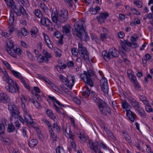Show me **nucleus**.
<instances>
[{
    "label": "nucleus",
    "mask_w": 153,
    "mask_h": 153,
    "mask_svg": "<svg viewBox=\"0 0 153 153\" xmlns=\"http://www.w3.org/2000/svg\"><path fill=\"white\" fill-rule=\"evenodd\" d=\"M84 22L82 21H79L75 23L74 28L72 30V33L82 39L83 37L86 41L89 39V36L86 33L85 28L84 27Z\"/></svg>",
    "instance_id": "nucleus-1"
},
{
    "label": "nucleus",
    "mask_w": 153,
    "mask_h": 153,
    "mask_svg": "<svg viewBox=\"0 0 153 153\" xmlns=\"http://www.w3.org/2000/svg\"><path fill=\"white\" fill-rule=\"evenodd\" d=\"M2 71L4 75L3 79L8 84L5 86L7 91L12 94L19 93L20 88L18 84L9 76L7 71Z\"/></svg>",
    "instance_id": "nucleus-2"
},
{
    "label": "nucleus",
    "mask_w": 153,
    "mask_h": 153,
    "mask_svg": "<svg viewBox=\"0 0 153 153\" xmlns=\"http://www.w3.org/2000/svg\"><path fill=\"white\" fill-rule=\"evenodd\" d=\"M51 16L52 20L54 22L63 23L68 19V12L65 9L62 8L57 12L56 14L52 12Z\"/></svg>",
    "instance_id": "nucleus-3"
},
{
    "label": "nucleus",
    "mask_w": 153,
    "mask_h": 153,
    "mask_svg": "<svg viewBox=\"0 0 153 153\" xmlns=\"http://www.w3.org/2000/svg\"><path fill=\"white\" fill-rule=\"evenodd\" d=\"M13 42L12 40H9L6 42L8 47L6 50L8 53L11 56L17 58V55H20L21 54L22 51L19 48H14L13 45Z\"/></svg>",
    "instance_id": "nucleus-4"
},
{
    "label": "nucleus",
    "mask_w": 153,
    "mask_h": 153,
    "mask_svg": "<svg viewBox=\"0 0 153 153\" xmlns=\"http://www.w3.org/2000/svg\"><path fill=\"white\" fill-rule=\"evenodd\" d=\"M120 52L116 49L113 47L109 50L108 53L105 51H103L102 53V56L106 61H108L114 57H117L119 56Z\"/></svg>",
    "instance_id": "nucleus-5"
},
{
    "label": "nucleus",
    "mask_w": 153,
    "mask_h": 153,
    "mask_svg": "<svg viewBox=\"0 0 153 153\" xmlns=\"http://www.w3.org/2000/svg\"><path fill=\"white\" fill-rule=\"evenodd\" d=\"M8 109L11 115L10 120L12 121L14 118H17L19 116V112L14 103L12 102L8 103Z\"/></svg>",
    "instance_id": "nucleus-6"
},
{
    "label": "nucleus",
    "mask_w": 153,
    "mask_h": 153,
    "mask_svg": "<svg viewBox=\"0 0 153 153\" xmlns=\"http://www.w3.org/2000/svg\"><path fill=\"white\" fill-rule=\"evenodd\" d=\"M94 74L93 71L91 69H89L88 71L87 72L85 71L83 72V75L85 77V79L83 76H82V74L80 75V77L86 84L89 85L91 87H92L94 85L90 77L92 76Z\"/></svg>",
    "instance_id": "nucleus-7"
},
{
    "label": "nucleus",
    "mask_w": 153,
    "mask_h": 153,
    "mask_svg": "<svg viewBox=\"0 0 153 153\" xmlns=\"http://www.w3.org/2000/svg\"><path fill=\"white\" fill-rule=\"evenodd\" d=\"M78 52L80 56L84 60H88L89 56L86 48L82 44L79 43H78Z\"/></svg>",
    "instance_id": "nucleus-8"
},
{
    "label": "nucleus",
    "mask_w": 153,
    "mask_h": 153,
    "mask_svg": "<svg viewBox=\"0 0 153 153\" xmlns=\"http://www.w3.org/2000/svg\"><path fill=\"white\" fill-rule=\"evenodd\" d=\"M100 82L101 89L103 92L108 94L109 88L107 79L103 77L100 79Z\"/></svg>",
    "instance_id": "nucleus-9"
},
{
    "label": "nucleus",
    "mask_w": 153,
    "mask_h": 153,
    "mask_svg": "<svg viewBox=\"0 0 153 153\" xmlns=\"http://www.w3.org/2000/svg\"><path fill=\"white\" fill-rule=\"evenodd\" d=\"M43 56L39 58V60L38 59V62L39 63L47 62L48 59L52 57L51 54L45 50H43Z\"/></svg>",
    "instance_id": "nucleus-10"
},
{
    "label": "nucleus",
    "mask_w": 153,
    "mask_h": 153,
    "mask_svg": "<svg viewBox=\"0 0 153 153\" xmlns=\"http://www.w3.org/2000/svg\"><path fill=\"white\" fill-rule=\"evenodd\" d=\"M5 2L7 6L11 8L16 13L20 14L18 10V7L16 6V3L13 0H6Z\"/></svg>",
    "instance_id": "nucleus-11"
},
{
    "label": "nucleus",
    "mask_w": 153,
    "mask_h": 153,
    "mask_svg": "<svg viewBox=\"0 0 153 153\" xmlns=\"http://www.w3.org/2000/svg\"><path fill=\"white\" fill-rule=\"evenodd\" d=\"M10 101V98L8 95L4 92L0 93V102L6 103Z\"/></svg>",
    "instance_id": "nucleus-12"
},
{
    "label": "nucleus",
    "mask_w": 153,
    "mask_h": 153,
    "mask_svg": "<svg viewBox=\"0 0 153 153\" xmlns=\"http://www.w3.org/2000/svg\"><path fill=\"white\" fill-rule=\"evenodd\" d=\"M88 144L90 148L93 150L94 152L97 153L98 151L99 143L97 142L93 143L92 140H89Z\"/></svg>",
    "instance_id": "nucleus-13"
},
{
    "label": "nucleus",
    "mask_w": 153,
    "mask_h": 153,
    "mask_svg": "<svg viewBox=\"0 0 153 153\" xmlns=\"http://www.w3.org/2000/svg\"><path fill=\"white\" fill-rule=\"evenodd\" d=\"M96 103L100 111L101 110H102V108H106L105 106L107 105V103L100 98H98L96 102Z\"/></svg>",
    "instance_id": "nucleus-14"
},
{
    "label": "nucleus",
    "mask_w": 153,
    "mask_h": 153,
    "mask_svg": "<svg viewBox=\"0 0 153 153\" xmlns=\"http://www.w3.org/2000/svg\"><path fill=\"white\" fill-rule=\"evenodd\" d=\"M129 100L131 101L133 107L136 111L140 109V104L138 101L131 97L129 98Z\"/></svg>",
    "instance_id": "nucleus-15"
},
{
    "label": "nucleus",
    "mask_w": 153,
    "mask_h": 153,
    "mask_svg": "<svg viewBox=\"0 0 153 153\" xmlns=\"http://www.w3.org/2000/svg\"><path fill=\"white\" fill-rule=\"evenodd\" d=\"M122 46L124 48V51H126L128 50V47H129V50L131 47V43L127 40H124L121 42Z\"/></svg>",
    "instance_id": "nucleus-16"
},
{
    "label": "nucleus",
    "mask_w": 153,
    "mask_h": 153,
    "mask_svg": "<svg viewBox=\"0 0 153 153\" xmlns=\"http://www.w3.org/2000/svg\"><path fill=\"white\" fill-rule=\"evenodd\" d=\"M75 79L74 77L72 76L71 77V79L68 80L65 84L70 89H71L74 84Z\"/></svg>",
    "instance_id": "nucleus-17"
},
{
    "label": "nucleus",
    "mask_w": 153,
    "mask_h": 153,
    "mask_svg": "<svg viewBox=\"0 0 153 153\" xmlns=\"http://www.w3.org/2000/svg\"><path fill=\"white\" fill-rule=\"evenodd\" d=\"M126 114L129 120L132 122H134L135 120V114L131 110H127Z\"/></svg>",
    "instance_id": "nucleus-18"
},
{
    "label": "nucleus",
    "mask_w": 153,
    "mask_h": 153,
    "mask_svg": "<svg viewBox=\"0 0 153 153\" xmlns=\"http://www.w3.org/2000/svg\"><path fill=\"white\" fill-rule=\"evenodd\" d=\"M70 26L67 24L62 27V31L65 35L69 36L70 33Z\"/></svg>",
    "instance_id": "nucleus-19"
},
{
    "label": "nucleus",
    "mask_w": 153,
    "mask_h": 153,
    "mask_svg": "<svg viewBox=\"0 0 153 153\" xmlns=\"http://www.w3.org/2000/svg\"><path fill=\"white\" fill-rule=\"evenodd\" d=\"M18 10L20 14L19 15L17 13H16L18 16H20L21 13H22L23 15H25V16L27 18H28L29 16L26 13V12L25 9L24 8L23 6L20 5L19 8L18 7Z\"/></svg>",
    "instance_id": "nucleus-20"
},
{
    "label": "nucleus",
    "mask_w": 153,
    "mask_h": 153,
    "mask_svg": "<svg viewBox=\"0 0 153 153\" xmlns=\"http://www.w3.org/2000/svg\"><path fill=\"white\" fill-rule=\"evenodd\" d=\"M0 138V140H2V143L4 145H9L12 143L11 140L9 138L3 137L2 136Z\"/></svg>",
    "instance_id": "nucleus-21"
},
{
    "label": "nucleus",
    "mask_w": 153,
    "mask_h": 153,
    "mask_svg": "<svg viewBox=\"0 0 153 153\" xmlns=\"http://www.w3.org/2000/svg\"><path fill=\"white\" fill-rule=\"evenodd\" d=\"M105 108H102V110H100L102 114L104 116H106L107 115V113L109 114H111V111L110 108L107 105L105 106Z\"/></svg>",
    "instance_id": "nucleus-22"
},
{
    "label": "nucleus",
    "mask_w": 153,
    "mask_h": 153,
    "mask_svg": "<svg viewBox=\"0 0 153 153\" xmlns=\"http://www.w3.org/2000/svg\"><path fill=\"white\" fill-rule=\"evenodd\" d=\"M122 106L123 109H126V111L130 110L131 106L129 103L125 100H124L122 102Z\"/></svg>",
    "instance_id": "nucleus-23"
},
{
    "label": "nucleus",
    "mask_w": 153,
    "mask_h": 153,
    "mask_svg": "<svg viewBox=\"0 0 153 153\" xmlns=\"http://www.w3.org/2000/svg\"><path fill=\"white\" fill-rule=\"evenodd\" d=\"M46 113L48 116L51 119H52L53 121H55L56 119V117L54 115L52 111L49 109L47 110Z\"/></svg>",
    "instance_id": "nucleus-24"
},
{
    "label": "nucleus",
    "mask_w": 153,
    "mask_h": 153,
    "mask_svg": "<svg viewBox=\"0 0 153 153\" xmlns=\"http://www.w3.org/2000/svg\"><path fill=\"white\" fill-rule=\"evenodd\" d=\"M49 131L51 134L50 136V137L52 139V142L53 143L56 140V135L55 134L54 132L52 129V128H50V130H49Z\"/></svg>",
    "instance_id": "nucleus-25"
},
{
    "label": "nucleus",
    "mask_w": 153,
    "mask_h": 153,
    "mask_svg": "<svg viewBox=\"0 0 153 153\" xmlns=\"http://www.w3.org/2000/svg\"><path fill=\"white\" fill-rule=\"evenodd\" d=\"M100 9V8L98 6H96L95 8H91L89 10L90 13L92 14H96L99 10Z\"/></svg>",
    "instance_id": "nucleus-26"
},
{
    "label": "nucleus",
    "mask_w": 153,
    "mask_h": 153,
    "mask_svg": "<svg viewBox=\"0 0 153 153\" xmlns=\"http://www.w3.org/2000/svg\"><path fill=\"white\" fill-rule=\"evenodd\" d=\"M38 143V140L36 139H32L28 141V144L30 147H33L36 146Z\"/></svg>",
    "instance_id": "nucleus-27"
},
{
    "label": "nucleus",
    "mask_w": 153,
    "mask_h": 153,
    "mask_svg": "<svg viewBox=\"0 0 153 153\" xmlns=\"http://www.w3.org/2000/svg\"><path fill=\"white\" fill-rule=\"evenodd\" d=\"M43 35L45 41L46 42L47 45L51 48V47H52V45L51 44L50 40L49 39L48 36L44 33H43Z\"/></svg>",
    "instance_id": "nucleus-28"
},
{
    "label": "nucleus",
    "mask_w": 153,
    "mask_h": 153,
    "mask_svg": "<svg viewBox=\"0 0 153 153\" xmlns=\"http://www.w3.org/2000/svg\"><path fill=\"white\" fill-rule=\"evenodd\" d=\"M14 14L13 13H11L10 14V16L9 18V24L10 26H12L14 22Z\"/></svg>",
    "instance_id": "nucleus-29"
},
{
    "label": "nucleus",
    "mask_w": 153,
    "mask_h": 153,
    "mask_svg": "<svg viewBox=\"0 0 153 153\" xmlns=\"http://www.w3.org/2000/svg\"><path fill=\"white\" fill-rule=\"evenodd\" d=\"M11 73L14 76L19 79L22 76L19 72L14 70H11Z\"/></svg>",
    "instance_id": "nucleus-30"
},
{
    "label": "nucleus",
    "mask_w": 153,
    "mask_h": 153,
    "mask_svg": "<svg viewBox=\"0 0 153 153\" xmlns=\"http://www.w3.org/2000/svg\"><path fill=\"white\" fill-rule=\"evenodd\" d=\"M137 113L140 116L143 118H145L146 117V114L145 112L143 110H140V109L137 111Z\"/></svg>",
    "instance_id": "nucleus-31"
},
{
    "label": "nucleus",
    "mask_w": 153,
    "mask_h": 153,
    "mask_svg": "<svg viewBox=\"0 0 153 153\" xmlns=\"http://www.w3.org/2000/svg\"><path fill=\"white\" fill-rule=\"evenodd\" d=\"M105 129L106 133L113 140H115L116 139L115 137L113 135V134L111 131H110L107 128H105Z\"/></svg>",
    "instance_id": "nucleus-32"
},
{
    "label": "nucleus",
    "mask_w": 153,
    "mask_h": 153,
    "mask_svg": "<svg viewBox=\"0 0 153 153\" xmlns=\"http://www.w3.org/2000/svg\"><path fill=\"white\" fill-rule=\"evenodd\" d=\"M31 35L33 37L35 38L36 37L38 30L36 27H34L30 30Z\"/></svg>",
    "instance_id": "nucleus-33"
},
{
    "label": "nucleus",
    "mask_w": 153,
    "mask_h": 153,
    "mask_svg": "<svg viewBox=\"0 0 153 153\" xmlns=\"http://www.w3.org/2000/svg\"><path fill=\"white\" fill-rule=\"evenodd\" d=\"M139 98L140 100L145 104H148V101L147 100L146 97L144 95H139Z\"/></svg>",
    "instance_id": "nucleus-34"
},
{
    "label": "nucleus",
    "mask_w": 153,
    "mask_h": 153,
    "mask_svg": "<svg viewBox=\"0 0 153 153\" xmlns=\"http://www.w3.org/2000/svg\"><path fill=\"white\" fill-rule=\"evenodd\" d=\"M42 120L48 126L49 130H50V128H52L51 124L50 123L49 121L48 120L45 118H43Z\"/></svg>",
    "instance_id": "nucleus-35"
},
{
    "label": "nucleus",
    "mask_w": 153,
    "mask_h": 153,
    "mask_svg": "<svg viewBox=\"0 0 153 153\" xmlns=\"http://www.w3.org/2000/svg\"><path fill=\"white\" fill-rule=\"evenodd\" d=\"M14 126L12 124L10 123L8 124L7 130L9 132H13L14 131Z\"/></svg>",
    "instance_id": "nucleus-36"
},
{
    "label": "nucleus",
    "mask_w": 153,
    "mask_h": 153,
    "mask_svg": "<svg viewBox=\"0 0 153 153\" xmlns=\"http://www.w3.org/2000/svg\"><path fill=\"white\" fill-rule=\"evenodd\" d=\"M35 13L36 16L38 18H41L42 16V12L40 10H35Z\"/></svg>",
    "instance_id": "nucleus-37"
},
{
    "label": "nucleus",
    "mask_w": 153,
    "mask_h": 153,
    "mask_svg": "<svg viewBox=\"0 0 153 153\" xmlns=\"http://www.w3.org/2000/svg\"><path fill=\"white\" fill-rule=\"evenodd\" d=\"M53 35L55 36L57 38H61L62 39L63 37V35L61 34L58 31L55 32L53 33Z\"/></svg>",
    "instance_id": "nucleus-38"
},
{
    "label": "nucleus",
    "mask_w": 153,
    "mask_h": 153,
    "mask_svg": "<svg viewBox=\"0 0 153 153\" xmlns=\"http://www.w3.org/2000/svg\"><path fill=\"white\" fill-rule=\"evenodd\" d=\"M41 18V23L44 26L46 25V26L47 17L42 16Z\"/></svg>",
    "instance_id": "nucleus-39"
},
{
    "label": "nucleus",
    "mask_w": 153,
    "mask_h": 153,
    "mask_svg": "<svg viewBox=\"0 0 153 153\" xmlns=\"http://www.w3.org/2000/svg\"><path fill=\"white\" fill-rule=\"evenodd\" d=\"M100 16L102 17L104 22L105 20L109 16V14L107 12L102 13H100Z\"/></svg>",
    "instance_id": "nucleus-40"
},
{
    "label": "nucleus",
    "mask_w": 153,
    "mask_h": 153,
    "mask_svg": "<svg viewBox=\"0 0 153 153\" xmlns=\"http://www.w3.org/2000/svg\"><path fill=\"white\" fill-rule=\"evenodd\" d=\"M123 50H124V48L123 47H120L119 50L120 51V53L122 56L123 58L125 57L126 56V54L125 52L123 51Z\"/></svg>",
    "instance_id": "nucleus-41"
},
{
    "label": "nucleus",
    "mask_w": 153,
    "mask_h": 153,
    "mask_svg": "<svg viewBox=\"0 0 153 153\" xmlns=\"http://www.w3.org/2000/svg\"><path fill=\"white\" fill-rule=\"evenodd\" d=\"M24 120L25 121L27 119H28V118L31 117V116L27 114V110H25V109L24 110Z\"/></svg>",
    "instance_id": "nucleus-42"
},
{
    "label": "nucleus",
    "mask_w": 153,
    "mask_h": 153,
    "mask_svg": "<svg viewBox=\"0 0 153 153\" xmlns=\"http://www.w3.org/2000/svg\"><path fill=\"white\" fill-rule=\"evenodd\" d=\"M91 95L94 101L97 102L98 98H97V95L96 93L94 91H92L91 93Z\"/></svg>",
    "instance_id": "nucleus-43"
},
{
    "label": "nucleus",
    "mask_w": 153,
    "mask_h": 153,
    "mask_svg": "<svg viewBox=\"0 0 153 153\" xmlns=\"http://www.w3.org/2000/svg\"><path fill=\"white\" fill-rule=\"evenodd\" d=\"M87 91H83L82 92V95L85 98L88 97L90 93V90H88Z\"/></svg>",
    "instance_id": "nucleus-44"
},
{
    "label": "nucleus",
    "mask_w": 153,
    "mask_h": 153,
    "mask_svg": "<svg viewBox=\"0 0 153 153\" xmlns=\"http://www.w3.org/2000/svg\"><path fill=\"white\" fill-rule=\"evenodd\" d=\"M71 52L73 55L76 56L78 54V50L76 48L74 47L72 49Z\"/></svg>",
    "instance_id": "nucleus-45"
},
{
    "label": "nucleus",
    "mask_w": 153,
    "mask_h": 153,
    "mask_svg": "<svg viewBox=\"0 0 153 153\" xmlns=\"http://www.w3.org/2000/svg\"><path fill=\"white\" fill-rule=\"evenodd\" d=\"M2 35L5 36L6 38L9 39H11L12 37V36L10 33L7 32H4L2 33Z\"/></svg>",
    "instance_id": "nucleus-46"
},
{
    "label": "nucleus",
    "mask_w": 153,
    "mask_h": 153,
    "mask_svg": "<svg viewBox=\"0 0 153 153\" xmlns=\"http://www.w3.org/2000/svg\"><path fill=\"white\" fill-rule=\"evenodd\" d=\"M138 37L137 34H134L133 36L131 37L130 40L132 42H135L137 41Z\"/></svg>",
    "instance_id": "nucleus-47"
},
{
    "label": "nucleus",
    "mask_w": 153,
    "mask_h": 153,
    "mask_svg": "<svg viewBox=\"0 0 153 153\" xmlns=\"http://www.w3.org/2000/svg\"><path fill=\"white\" fill-rule=\"evenodd\" d=\"M73 101L77 104H80L81 101L77 97H74L73 98Z\"/></svg>",
    "instance_id": "nucleus-48"
},
{
    "label": "nucleus",
    "mask_w": 153,
    "mask_h": 153,
    "mask_svg": "<svg viewBox=\"0 0 153 153\" xmlns=\"http://www.w3.org/2000/svg\"><path fill=\"white\" fill-rule=\"evenodd\" d=\"M21 32L24 36H27L29 34L28 32L27 31L25 28H22L21 29Z\"/></svg>",
    "instance_id": "nucleus-49"
},
{
    "label": "nucleus",
    "mask_w": 153,
    "mask_h": 153,
    "mask_svg": "<svg viewBox=\"0 0 153 153\" xmlns=\"http://www.w3.org/2000/svg\"><path fill=\"white\" fill-rule=\"evenodd\" d=\"M55 56L56 57H60L61 56V51L57 49H56L55 51Z\"/></svg>",
    "instance_id": "nucleus-50"
},
{
    "label": "nucleus",
    "mask_w": 153,
    "mask_h": 153,
    "mask_svg": "<svg viewBox=\"0 0 153 153\" xmlns=\"http://www.w3.org/2000/svg\"><path fill=\"white\" fill-rule=\"evenodd\" d=\"M26 53L27 56L31 60H32L33 58V56L31 53L29 51H27Z\"/></svg>",
    "instance_id": "nucleus-51"
},
{
    "label": "nucleus",
    "mask_w": 153,
    "mask_h": 153,
    "mask_svg": "<svg viewBox=\"0 0 153 153\" xmlns=\"http://www.w3.org/2000/svg\"><path fill=\"white\" fill-rule=\"evenodd\" d=\"M59 78L60 79L62 80V82L64 83H65L68 80L67 78L64 77L63 75H59Z\"/></svg>",
    "instance_id": "nucleus-52"
},
{
    "label": "nucleus",
    "mask_w": 153,
    "mask_h": 153,
    "mask_svg": "<svg viewBox=\"0 0 153 153\" xmlns=\"http://www.w3.org/2000/svg\"><path fill=\"white\" fill-rule=\"evenodd\" d=\"M123 135L125 137V138L127 141H128V143H131V141L130 140V137L127 134L124 133H123Z\"/></svg>",
    "instance_id": "nucleus-53"
},
{
    "label": "nucleus",
    "mask_w": 153,
    "mask_h": 153,
    "mask_svg": "<svg viewBox=\"0 0 153 153\" xmlns=\"http://www.w3.org/2000/svg\"><path fill=\"white\" fill-rule=\"evenodd\" d=\"M140 23V21L139 19H135L134 20V22L131 23L130 24L131 26H133V25L135 24H139Z\"/></svg>",
    "instance_id": "nucleus-54"
},
{
    "label": "nucleus",
    "mask_w": 153,
    "mask_h": 153,
    "mask_svg": "<svg viewBox=\"0 0 153 153\" xmlns=\"http://www.w3.org/2000/svg\"><path fill=\"white\" fill-rule=\"evenodd\" d=\"M131 10L134 14L136 15H140V13L139 11L137 10L134 8H132L131 9Z\"/></svg>",
    "instance_id": "nucleus-55"
},
{
    "label": "nucleus",
    "mask_w": 153,
    "mask_h": 153,
    "mask_svg": "<svg viewBox=\"0 0 153 153\" xmlns=\"http://www.w3.org/2000/svg\"><path fill=\"white\" fill-rule=\"evenodd\" d=\"M131 81L134 84H137L138 82L137 80L136 77L134 76H132L131 79Z\"/></svg>",
    "instance_id": "nucleus-56"
},
{
    "label": "nucleus",
    "mask_w": 153,
    "mask_h": 153,
    "mask_svg": "<svg viewBox=\"0 0 153 153\" xmlns=\"http://www.w3.org/2000/svg\"><path fill=\"white\" fill-rule=\"evenodd\" d=\"M51 86L52 87L53 89L56 91L57 92H59V91H61V90L56 86L54 84H53V85H51Z\"/></svg>",
    "instance_id": "nucleus-57"
},
{
    "label": "nucleus",
    "mask_w": 153,
    "mask_h": 153,
    "mask_svg": "<svg viewBox=\"0 0 153 153\" xmlns=\"http://www.w3.org/2000/svg\"><path fill=\"white\" fill-rule=\"evenodd\" d=\"M97 18L99 23H101L104 22L102 17L100 16V14L99 16H97Z\"/></svg>",
    "instance_id": "nucleus-58"
},
{
    "label": "nucleus",
    "mask_w": 153,
    "mask_h": 153,
    "mask_svg": "<svg viewBox=\"0 0 153 153\" xmlns=\"http://www.w3.org/2000/svg\"><path fill=\"white\" fill-rule=\"evenodd\" d=\"M53 127L55 128L56 131L59 132L60 131V128L59 126L58 125L57 123H55L54 124Z\"/></svg>",
    "instance_id": "nucleus-59"
},
{
    "label": "nucleus",
    "mask_w": 153,
    "mask_h": 153,
    "mask_svg": "<svg viewBox=\"0 0 153 153\" xmlns=\"http://www.w3.org/2000/svg\"><path fill=\"white\" fill-rule=\"evenodd\" d=\"M146 111L149 112H150L152 111V108L151 106L149 105L146 104Z\"/></svg>",
    "instance_id": "nucleus-60"
},
{
    "label": "nucleus",
    "mask_w": 153,
    "mask_h": 153,
    "mask_svg": "<svg viewBox=\"0 0 153 153\" xmlns=\"http://www.w3.org/2000/svg\"><path fill=\"white\" fill-rule=\"evenodd\" d=\"M61 150H63V148L60 146H57L56 149V153H61Z\"/></svg>",
    "instance_id": "nucleus-61"
},
{
    "label": "nucleus",
    "mask_w": 153,
    "mask_h": 153,
    "mask_svg": "<svg viewBox=\"0 0 153 153\" xmlns=\"http://www.w3.org/2000/svg\"><path fill=\"white\" fill-rule=\"evenodd\" d=\"M134 3L138 7H140L142 6V3L138 1H134Z\"/></svg>",
    "instance_id": "nucleus-62"
},
{
    "label": "nucleus",
    "mask_w": 153,
    "mask_h": 153,
    "mask_svg": "<svg viewBox=\"0 0 153 153\" xmlns=\"http://www.w3.org/2000/svg\"><path fill=\"white\" fill-rule=\"evenodd\" d=\"M70 142L71 143V146L72 147V148L74 149H76V145L75 144V141L74 140H70Z\"/></svg>",
    "instance_id": "nucleus-63"
},
{
    "label": "nucleus",
    "mask_w": 153,
    "mask_h": 153,
    "mask_svg": "<svg viewBox=\"0 0 153 153\" xmlns=\"http://www.w3.org/2000/svg\"><path fill=\"white\" fill-rule=\"evenodd\" d=\"M118 35L120 38H123L125 36V33L123 32L120 31L118 33Z\"/></svg>",
    "instance_id": "nucleus-64"
}]
</instances>
